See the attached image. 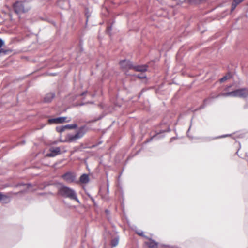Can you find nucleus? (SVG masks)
Masks as SVG:
<instances>
[{"label": "nucleus", "mask_w": 248, "mask_h": 248, "mask_svg": "<svg viewBox=\"0 0 248 248\" xmlns=\"http://www.w3.org/2000/svg\"><path fill=\"white\" fill-rule=\"evenodd\" d=\"M120 64L123 70L125 71L126 74V71L127 70L130 69H133V65L132 64V62L128 60H122L120 61Z\"/></svg>", "instance_id": "nucleus-6"}, {"label": "nucleus", "mask_w": 248, "mask_h": 248, "mask_svg": "<svg viewBox=\"0 0 248 248\" xmlns=\"http://www.w3.org/2000/svg\"><path fill=\"white\" fill-rule=\"evenodd\" d=\"M14 194L12 192H9L6 194L0 192V202L3 204L9 203L11 200L12 195Z\"/></svg>", "instance_id": "nucleus-5"}, {"label": "nucleus", "mask_w": 248, "mask_h": 248, "mask_svg": "<svg viewBox=\"0 0 248 248\" xmlns=\"http://www.w3.org/2000/svg\"><path fill=\"white\" fill-rule=\"evenodd\" d=\"M237 5L238 4L236 2H235V1L234 0L232 4V11L234 10L237 6Z\"/></svg>", "instance_id": "nucleus-19"}, {"label": "nucleus", "mask_w": 248, "mask_h": 248, "mask_svg": "<svg viewBox=\"0 0 248 248\" xmlns=\"http://www.w3.org/2000/svg\"><path fill=\"white\" fill-rule=\"evenodd\" d=\"M86 93L85 92H83L82 94H81V95H83L84 94H85Z\"/></svg>", "instance_id": "nucleus-33"}, {"label": "nucleus", "mask_w": 248, "mask_h": 248, "mask_svg": "<svg viewBox=\"0 0 248 248\" xmlns=\"http://www.w3.org/2000/svg\"><path fill=\"white\" fill-rule=\"evenodd\" d=\"M23 185H25V184H24ZM26 185L27 186L28 188H29V187H30L31 186L30 184H26Z\"/></svg>", "instance_id": "nucleus-28"}, {"label": "nucleus", "mask_w": 248, "mask_h": 248, "mask_svg": "<svg viewBox=\"0 0 248 248\" xmlns=\"http://www.w3.org/2000/svg\"><path fill=\"white\" fill-rule=\"evenodd\" d=\"M55 96L54 93H47L44 98V102L45 103H49L54 99Z\"/></svg>", "instance_id": "nucleus-10"}, {"label": "nucleus", "mask_w": 248, "mask_h": 248, "mask_svg": "<svg viewBox=\"0 0 248 248\" xmlns=\"http://www.w3.org/2000/svg\"><path fill=\"white\" fill-rule=\"evenodd\" d=\"M119 243V238H115L111 241V246L112 247H116L118 245Z\"/></svg>", "instance_id": "nucleus-14"}, {"label": "nucleus", "mask_w": 248, "mask_h": 248, "mask_svg": "<svg viewBox=\"0 0 248 248\" xmlns=\"http://www.w3.org/2000/svg\"><path fill=\"white\" fill-rule=\"evenodd\" d=\"M66 129V127L64 126H61L56 127V130L59 132H62Z\"/></svg>", "instance_id": "nucleus-16"}, {"label": "nucleus", "mask_w": 248, "mask_h": 248, "mask_svg": "<svg viewBox=\"0 0 248 248\" xmlns=\"http://www.w3.org/2000/svg\"><path fill=\"white\" fill-rule=\"evenodd\" d=\"M147 244L150 248H157L158 243L152 239H150Z\"/></svg>", "instance_id": "nucleus-13"}, {"label": "nucleus", "mask_w": 248, "mask_h": 248, "mask_svg": "<svg viewBox=\"0 0 248 248\" xmlns=\"http://www.w3.org/2000/svg\"><path fill=\"white\" fill-rule=\"evenodd\" d=\"M70 121V119H68L66 117H61L54 119H50L48 120V122L49 124H61L64 122H69Z\"/></svg>", "instance_id": "nucleus-7"}, {"label": "nucleus", "mask_w": 248, "mask_h": 248, "mask_svg": "<svg viewBox=\"0 0 248 248\" xmlns=\"http://www.w3.org/2000/svg\"><path fill=\"white\" fill-rule=\"evenodd\" d=\"M228 136V135H222V136H220V138H223V137H227Z\"/></svg>", "instance_id": "nucleus-29"}, {"label": "nucleus", "mask_w": 248, "mask_h": 248, "mask_svg": "<svg viewBox=\"0 0 248 248\" xmlns=\"http://www.w3.org/2000/svg\"><path fill=\"white\" fill-rule=\"evenodd\" d=\"M213 98V97H212V98H208V99H206V100H205V102H206V103L209 102H210V100H211L212 98Z\"/></svg>", "instance_id": "nucleus-25"}, {"label": "nucleus", "mask_w": 248, "mask_h": 248, "mask_svg": "<svg viewBox=\"0 0 248 248\" xmlns=\"http://www.w3.org/2000/svg\"><path fill=\"white\" fill-rule=\"evenodd\" d=\"M58 193L59 195L62 197L68 198L71 200H74L78 203L79 202L76 192L70 187L62 186L59 189Z\"/></svg>", "instance_id": "nucleus-1"}, {"label": "nucleus", "mask_w": 248, "mask_h": 248, "mask_svg": "<svg viewBox=\"0 0 248 248\" xmlns=\"http://www.w3.org/2000/svg\"><path fill=\"white\" fill-rule=\"evenodd\" d=\"M248 96V89L246 88H242L237 89L232 92L221 93L218 95L217 97L219 96L223 97H239L241 98H245Z\"/></svg>", "instance_id": "nucleus-3"}, {"label": "nucleus", "mask_w": 248, "mask_h": 248, "mask_svg": "<svg viewBox=\"0 0 248 248\" xmlns=\"http://www.w3.org/2000/svg\"><path fill=\"white\" fill-rule=\"evenodd\" d=\"M61 2H62V0H60L59 2H58V5L60 6H61Z\"/></svg>", "instance_id": "nucleus-30"}, {"label": "nucleus", "mask_w": 248, "mask_h": 248, "mask_svg": "<svg viewBox=\"0 0 248 248\" xmlns=\"http://www.w3.org/2000/svg\"><path fill=\"white\" fill-rule=\"evenodd\" d=\"M137 233L139 235L142 236V235H143V232H137Z\"/></svg>", "instance_id": "nucleus-27"}, {"label": "nucleus", "mask_w": 248, "mask_h": 248, "mask_svg": "<svg viewBox=\"0 0 248 248\" xmlns=\"http://www.w3.org/2000/svg\"><path fill=\"white\" fill-rule=\"evenodd\" d=\"M87 131V128L85 126L80 127L75 134H69L66 138L65 140L68 142H74L83 137Z\"/></svg>", "instance_id": "nucleus-4"}, {"label": "nucleus", "mask_w": 248, "mask_h": 248, "mask_svg": "<svg viewBox=\"0 0 248 248\" xmlns=\"http://www.w3.org/2000/svg\"><path fill=\"white\" fill-rule=\"evenodd\" d=\"M89 181V178L87 174H83L80 177V182L83 184L88 183Z\"/></svg>", "instance_id": "nucleus-12"}, {"label": "nucleus", "mask_w": 248, "mask_h": 248, "mask_svg": "<svg viewBox=\"0 0 248 248\" xmlns=\"http://www.w3.org/2000/svg\"><path fill=\"white\" fill-rule=\"evenodd\" d=\"M10 51L9 50H5L4 49H2L1 48H0V55L2 54L3 55H6L8 54L9 52Z\"/></svg>", "instance_id": "nucleus-17"}, {"label": "nucleus", "mask_w": 248, "mask_h": 248, "mask_svg": "<svg viewBox=\"0 0 248 248\" xmlns=\"http://www.w3.org/2000/svg\"><path fill=\"white\" fill-rule=\"evenodd\" d=\"M66 129H75L77 128L78 125L77 124H67L65 125Z\"/></svg>", "instance_id": "nucleus-15"}, {"label": "nucleus", "mask_w": 248, "mask_h": 248, "mask_svg": "<svg viewBox=\"0 0 248 248\" xmlns=\"http://www.w3.org/2000/svg\"><path fill=\"white\" fill-rule=\"evenodd\" d=\"M50 151V153H48L47 155L49 157H54L60 154L61 150L59 147H51Z\"/></svg>", "instance_id": "nucleus-9"}, {"label": "nucleus", "mask_w": 248, "mask_h": 248, "mask_svg": "<svg viewBox=\"0 0 248 248\" xmlns=\"http://www.w3.org/2000/svg\"><path fill=\"white\" fill-rule=\"evenodd\" d=\"M14 10L17 14H21L28 12L31 9L30 4L27 1H17L13 5Z\"/></svg>", "instance_id": "nucleus-2"}, {"label": "nucleus", "mask_w": 248, "mask_h": 248, "mask_svg": "<svg viewBox=\"0 0 248 248\" xmlns=\"http://www.w3.org/2000/svg\"><path fill=\"white\" fill-rule=\"evenodd\" d=\"M244 0H234L235 2H236L238 4H239L240 3L244 1Z\"/></svg>", "instance_id": "nucleus-21"}, {"label": "nucleus", "mask_w": 248, "mask_h": 248, "mask_svg": "<svg viewBox=\"0 0 248 248\" xmlns=\"http://www.w3.org/2000/svg\"><path fill=\"white\" fill-rule=\"evenodd\" d=\"M244 108L245 109L248 108V102H247L244 106Z\"/></svg>", "instance_id": "nucleus-23"}, {"label": "nucleus", "mask_w": 248, "mask_h": 248, "mask_svg": "<svg viewBox=\"0 0 248 248\" xmlns=\"http://www.w3.org/2000/svg\"><path fill=\"white\" fill-rule=\"evenodd\" d=\"M232 86V85H230V86H227V87H226L224 89L225 91H228V89H229V88L231 87Z\"/></svg>", "instance_id": "nucleus-26"}, {"label": "nucleus", "mask_w": 248, "mask_h": 248, "mask_svg": "<svg viewBox=\"0 0 248 248\" xmlns=\"http://www.w3.org/2000/svg\"><path fill=\"white\" fill-rule=\"evenodd\" d=\"M8 186H8V185H6V186H5V187H8Z\"/></svg>", "instance_id": "nucleus-34"}, {"label": "nucleus", "mask_w": 248, "mask_h": 248, "mask_svg": "<svg viewBox=\"0 0 248 248\" xmlns=\"http://www.w3.org/2000/svg\"><path fill=\"white\" fill-rule=\"evenodd\" d=\"M138 77L140 78H145L146 77V76L145 75H142V76H140L138 75Z\"/></svg>", "instance_id": "nucleus-24"}, {"label": "nucleus", "mask_w": 248, "mask_h": 248, "mask_svg": "<svg viewBox=\"0 0 248 248\" xmlns=\"http://www.w3.org/2000/svg\"><path fill=\"white\" fill-rule=\"evenodd\" d=\"M148 66L146 65H133V69L138 72H145L147 70Z\"/></svg>", "instance_id": "nucleus-11"}, {"label": "nucleus", "mask_w": 248, "mask_h": 248, "mask_svg": "<svg viewBox=\"0 0 248 248\" xmlns=\"http://www.w3.org/2000/svg\"><path fill=\"white\" fill-rule=\"evenodd\" d=\"M111 29H112V27L111 26H109V27H108L107 31L108 33H109V31L111 30Z\"/></svg>", "instance_id": "nucleus-22"}, {"label": "nucleus", "mask_w": 248, "mask_h": 248, "mask_svg": "<svg viewBox=\"0 0 248 248\" xmlns=\"http://www.w3.org/2000/svg\"><path fill=\"white\" fill-rule=\"evenodd\" d=\"M105 212L107 214H108L109 213V211L108 210H105Z\"/></svg>", "instance_id": "nucleus-31"}, {"label": "nucleus", "mask_w": 248, "mask_h": 248, "mask_svg": "<svg viewBox=\"0 0 248 248\" xmlns=\"http://www.w3.org/2000/svg\"><path fill=\"white\" fill-rule=\"evenodd\" d=\"M3 45H4L3 41L0 38V48H1Z\"/></svg>", "instance_id": "nucleus-20"}, {"label": "nucleus", "mask_w": 248, "mask_h": 248, "mask_svg": "<svg viewBox=\"0 0 248 248\" xmlns=\"http://www.w3.org/2000/svg\"><path fill=\"white\" fill-rule=\"evenodd\" d=\"M62 177L67 183H71L75 181L76 176L73 173L68 172L62 175Z\"/></svg>", "instance_id": "nucleus-8"}, {"label": "nucleus", "mask_w": 248, "mask_h": 248, "mask_svg": "<svg viewBox=\"0 0 248 248\" xmlns=\"http://www.w3.org/2000/svg\"><path fill=\"white\" fill-rule=\"evenodd\" d=\"M230 75H227V76H224L223 78H222L220 79V82H224L225 81H226V80H227L228 79H229L230 78Z\"/></svg>", "instance_id": "nucleus-18"}, {"label": "nucleus", "mask_w": 248, "mask_h": 248, "mask_svg": "<svg viewBox=\"0 0 248 248\" xmlns=\"http://www.w3.org/2000/svg\"><path fill=\"white\" fill-rule=\"evenodd\" d=\"M157 137H158V134H157V135H155V136H154V137H153V138H156Z\"/></svg>", "instance_id": "nucleus-32"}]
</instances>
